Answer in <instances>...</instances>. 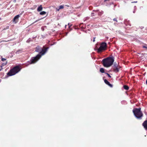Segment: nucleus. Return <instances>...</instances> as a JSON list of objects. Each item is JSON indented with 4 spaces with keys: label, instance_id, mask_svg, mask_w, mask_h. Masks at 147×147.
<instances>
[{
    "label": "nucleus",
    "instance_id": "obj_1",
    "mask_svg": "<svg viewBox=\"0 0 147 147\" xmlns=\"http://www.w3.org/2000/svg\"><path fill=\"white\" fill-rule=\"evenodd\" d=\"M48 49L47 47H43V48L40 46H37L36 47L35 51L39 52V54L37 55L36 57H32L30 61H28V64H31L36 63L40 58L42 55H44Z\"/></svg>",
    "mask_w": 147,
    "mask_h": 147
},
{
    "label": "nucleus",
    "instance_id": "obj_2",
    "mask_svg": "<svg viewBox=\"0 0 147 147\" xmlns=\"http://www.w3.org/2000/svg\"><path fill=\"white\" fill-rule=\"evenodd\" d=\"M114 61L113 57H109L103 59L102 62L103 66L107 67L112 65Z\"/></svg>",
    "mask_w": 147,
    "mask_h": 147
},
{
    "label": "nucleus",
    "instance_id": "obj_3",
    "mask_svg": "<svg viewBox=\"0 0 147 147\" xmlns=\"http://www.w3.org/2000/svg\"><path fill=\"white\" fill-rule=\"evenodd\" d=\"M21 68L18 65L14 67L13 68L10 70L7 73V75L8 76H11L15 75L18 72Z\"/></svg>",
    "mask_w": 147,
    "mask_h": 147
},
{
    "label": "nucleus",
    "instance_id": "obj_4",
    "mask_svg": "<svg viewBox=\"0 0 147 147\" xmlns=\"http://www.w3.org/2000/svg\"><path fill=\"white\" fill-rule=\"evenodd\" d=\"M141 108H134L133 110V112L135 116L138 119L142 117L143 115V113L141 111Z\"/></svg>",
    "mask_w": 147,
    "mask_h": 147
},
{
    "label": "nucleus",
    "instance_id": "obj_5",
    "mask_svg": "<svg viewBox=\"0 0 147 147\" xmlns=\"http://www.w3.org/2000/svg\"><path fill=\"white\" fill-rule=\"evenodd\" d=\"M107 43L105 42H103L101 43L100 45V47L99 48H96V49H95L97 50V52L99 53L103 51H105L107 49Z\"/></svg>",
    "mask_w": 147,
    "mask_h": 147
},
{
    "label": "nucleus",
    "instance_id": "obj_6",
    "mask_svg": "<svg viewBox=\"0 0 147 147\" xmlns=\"http://www.w3.org/2000/svg\"><path fill=\"white\" fill-rule=\"evenodd\" d=\"M121 67L120 66H118L116 64L114 65L113 66V71L115 73L118 72L119 70L121 69Z\"/></svg>",
    "mask_w": 147,
    "mask_h": 147
},
{
    "label": "nucleus",
    "instance_id": "obj_7",
    "mask_svg": "<svg viewBox=\"0 0 147 147\" xmlns=\"http://www.w3.org/2000/svg\"><path fill=\"white\" fill-rule=\"evenodd\" d=\"M20 16L19 15H18L16 16L13 20V21L15 23H17L19 20V18L20 17Z\"/></svg>",
    "mask_w": 147,
    "mask_h": 147
},
{
    "label": "nucleus",
    "instance_id": "obj_8",
    "mask_svg": "<svg viewBox=\"0 0 147 147\" xmlns=\"http://www.w3.org/2000/svg\"><path fill=\"white\" fill-rule=\"evenodd\" d=\"M142 125L147 130V120L144 122L142 123Z\"/></svg>",
    "mask_w": 147,
    "mask_h": 147
},
{
    "label": "nucleus",
    "instance_id": "obj_9",
    "mask_svg": "<svg viewBox=\"0 0 147 147\" xmlns=\"http://www.w3.org/2000/svg\"><path fill=\"white\" fill-rule=\"evenodd\" d=\"M104 81L105 83L109 86L110 87H113V85L107 81V80L106 79H105L104 80Z\"/></svg>",
    "mask_w": 147,
    "mask_h": 147
},
{
    "label": "nucleus",
    "instance_id": "obj_10",
    "mask_svg": "<svg viewBox=\"0 0 147 147\" xmlns=\"http://www.w3.org/2000/svg\"><path fill=\"white\" fill-rule=\"evenodd\" d=\"M98 10H93V11L94 12L92 13L91 14V16H96L97 14V12H98Z\"/></svg>",
    "mask_w": 147,
    "mask_h": 147
},
{
    "label": "nucleus",
    "instance_id": "obj_11",
    "mask_svg": "<svg viewBox=\"0 0 147 147\" xmlns=\"http://www.w3.org/2000/svg\"><path fill=\"white\" fill-rule=\"evenodd\" d=\"M42 9V5H40L37 9V11H41Z\"/></svg>",
    "mask_w": 147,
    "mask_h": 147
},
{
    "label": "nucleus",
    "instance_id": "obj_12",
    "mask_svg": "<svg viewBox=\"0 0 147 147\" xmlns=\"http://www.w3.org/2000/svg\"><path fill=\"white\" fill-rule=\"evenodd\" d=\"M7 63V62L6 61L5 62L3 63L1 65H0V67L1 68V69H0V71H1L2 69L3 68H2V66L5 65H6Z\"/></svg>",
    "mask_w": 147,
    "mask_h": 147
},
{
    "label": "nucleus",
    "instance_id": "obj_13",
    "mask_svg": "<svg viewBox=\"0 0 147 147\" xmlns=\"http://www.w3.org/2000/svg\"><path fill=\"white\" fill-rule=\"evenodd\" d=\"M63 8H64L63 6L62 5H61L59 7V9H58L57 8H56V9L57 11H59L60 9H63Z\"/></svg>",
    "mask_w": 147,
    "mask_h": 147
},
{
    "label": "nucleus",
    "instance_id": "obj_14",
    "mask_svg": "<svg viewBox=\"0 0 147 147\" xmlns=\"http://www.w3.org/2000/svg\"><path fill=\"white\" fill-rule=\"evenodd\" d=\"M142 47L143 48L145 49H147V45L144 44L142 45Z\"/></svg>",
    "mask_w": 147,
    "mask_h": 147
},
{
    "label": "nucleus",
    "instance_id": "obj_15",
    "mask_svg": "<svg viewBox=\"0 0 147 147\" xmlns=\"http://www.w3.org/2000/svg\"><path fill=\"white\" fill-rule=\"evenodd\" d=\"M124 88L127 90H128L129 89V87L127 85H124L123 86Z\"/></svg>",
    "mask_w": 147,
    "mask_h": 147
},
{
    "label": "nucleus",
    "instance_id": "obj_16",
    "mask_svg": "<svg viewBox=\"0 0 147 147\" xmlns=\"http://www.w3.org/2000/svg\"><path fill=\"white\" fill-rule=\"evenodd\" d=\"M100 71L102 73H104L105 72L104 69L103 68H100Z\"/></svg>",
    "mask_w": 147,
    "mask_h": 147
},
{
    "label": "nucleus",
    "instance_id": "obj_17",
    "mask_svg": "<svg viewBox=\"0 0 147 147\" xmlns=\"http://www.w3.org/2000/svg\"><path fill=\"white\" fill-rule=\"evenodd\" d=\"M46 12H45V11H42L40 13V14L41 15H45V14H46Z\"/></svg>",
    "mask_w": 147,
    "mask_h": 147
},
{
    "label": "nucleus",
    "instance_id": "obj_18",
    "mask_svg": "<svg viewBox=\"0 0 147 147\" xmlns=\"http://www.w3.org/2000/svg\"><path fill=\"white\" fill-rule=\"evenodd\" d=\"M97 13H98V15L99 16H100L102 14V12L99 11L97 12Z\"/></svg>",
    "mask_w": 147,
    "mask_h": 147
},
{
    "label": "nucleus",
    "instance_id": "obj_19",
    "mask_svg": "<svg viewBox=\"0 0 147 147\" xmlns=\"http://www.w3.org/2000/svg\"><path fill=\"white\" fill-rule=\"evenodd\" d=\"M106 74H107V76H108L110 78H111V76L110 75L108 74V73H106Z\"/></svg>",
    "mask_w": 147,
    "mask_h": 147
},
{
    "label": "nucleus",
    "instance_id": "obj_20",
    "mask_svg": "<svg viewBox=\"0 0 147 147\" xmlns=\"http://www.w3.org/2000/svg\"><path fill=\"white\" fill-rule=\"evenodd\" d=\"M68 25L69 26V28H70V27L72 26V24H71L70 25L69 23H68Z\"/></svg>",
    "mask_w": 147,
    "mask_h": 147
},
{
    "label": "nucleus",
    "instance_id": "obj_21",
    "mask_svg": "<svg viewBox=\"0 0 147 147\" xmlns=\"http://www.w3.org/2000/svg\"><path fill=\"white\" fill-rule=\"evenodd\" d=\"M1 60L3 61H5L6 60V59H4V58H1Z\"/></svg>",
    "mask_w": 147,
    "mask_h": 147
},
{
    "label": "nucleus",
    "instance_id": "obj_22",
    "mask_svg": "<svg viewBox=\"0 0 147 147\" xmlns=\"http://www.w3.org/2000/svg\"><path fill=\"white\" fill-rule=\"evenodd\" d=\"M113 20L114 21H116L117 22V18H114L113 19Z\"/></svg>",
    "mask_w": 147,
    "mask_h": 147
},
{
    "label": "nucleus",
    "instance_id": "obj_23",
    "mask_svg": "<svg viewBox=\"0 0 147 147\" xmlns=\"http://www.w3.org/2000/svg\"><path fill=\"white\" fill-rule=\"evenodd\" d=\"M30 40L29 39H28V40H27V42H30Z\"/></svg>",
    "mask_w": 147,
    "mask_h": 147
},
{
    "label": "nucleus",
    "instance_id": "obj_24",
    "mask_svg": "<svg viewBox=\"0 0 147 147\" xmlns=\"http://www.w3.org/2000/svg\"><path fill=\"white\" fill-rule=\"evenodd\" d=\"M137 2V1H132L131 2V3H136Z\"/></svg>",
    "mask_w": 147,
    "mask_h": 147
},
{
    "label": "nucleus",
    "instance_id": "obj_25",
    "mask_svg": "<svg viewBox=\"0 0 147 147\" xmlns=\"http://www.w3.org/2000/svg\"><path fill=\"white\" fill-rule=\"evenodd\" d=\"M95 38H95V37H94V38H93V41L94 42L95 41Z\"/></svg>",
    "mask_w": 147,
    "mask_h": 147
},
{
    "label": "nucleus",
    "instance_id": "obj_26",
    "mask_svg": "<svg viewBox=\"0 0 147 147\" xmlns=\"http://www.w3.org/2000/svg\"><path fill=\"white\" fill-rule=\"evenodd\" d=\"M37 21H38V20H36V21H35L34 23H35V22H37Z\"/></svg>",
    "mask_w": 147,
    "mask_h": 147
}]
</instances>
